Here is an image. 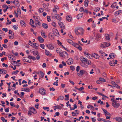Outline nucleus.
I'll use <instances>...</instances> for the list:
<instances>
[{
  "instance_id": "nucleus-1",
  "label": "nucleus",
  "mask_w": 122,
  "mask_h": 122,
  "mask_svg": "<svg viewBox=\"0 0 122 122\" xmlns=\"http://www.w3.org/2000/svg\"><path fill=\"white\" fill-rule=\"evenodd\" d=\"M75 31L77 35H81L82 36L84 34V30L82 28H77L75 29Z\"/></svg>"
},
{
  "instance_id": "nucleus-2",
  "label": "nucleus",
  "mask_w": 122,
  "mask_h": 122,
  "mask_svg": "<svg viewBox=\"0 0 122 122\" xmlns=\"http://www.w3.org/2000/svg\"><path fill=\"white\" fill-rule=\"evenodd\" d=\"M39 92L41 94L44 95H45L46 93V90L42 87L39 89Z\"/></svg>"
},
{
  "instance_id": "nucleus-3",
  "label": "nucleus",
  "mask_w": 122,
  "mask_h": 122,
  "mask_svg": "<svg viewBox=\"0 0 122 122\" xmlns=\"http://www.w3.org/2000/svg\"><path fill=\"white\" fill-rule=\"evenodd\" d=\"M85 73H87L86 71L83 70H81L80 71L79 73H78L77 74L78 76H82Z\"/></svg>"
},
{
  "instance_id": "nucleus-4",
  "label": "nucleus",
  "mask_w": 122,
  "mask_h": 122,
  "mask_svg": "<svg viewBox=\"0 0 122 122\" xmlns=\"http://www.w3.org/2000/svg\"><path fill=\"white\" fill-rule=\"evenodd\" d=\"M53 32L54 35L55 36H58L59 35L58 30L56 29H53Z\"/></svg>"
},
{
  "instance_id": "nucleus-5",
  "label": "nucleus",
  "mask_w": 122,
  "mask_h": 122,
  "mask_svg": "<svg viewBox=\"0 0 122 122\" xmlns=\"http://www.w3.org/2000/svg\"><path fill=\"white\" fill-rule=\"evenodd\" d=\"M117 101H116L114 103H112V106L115 108H117L120 106L119 103H117Z\"/></svg>"
},
{
  "instance_id": "nucleus-6",
  "label": "nucleus",
  "mask_w": 122,
  "mask_h": 122,
  "mask_svg": "<svg viewBox=\"0 0 122 122\" xmlns=\"http://www.w3.org/2000/svg\"><path fill=\"white\" fill-rule=\"evenodd\" d=\"M58 24L61 29H65V26L64 24L61 21L58 22Z\"/></svg>"
},
{
  "instance_id": "nucleus-7",
  "label": "nucleus",
  "mask_w": 122,
  "mask_h": 122,
  "mask_svg": "<svg viewBox=\"0 0 122 122\" xmlns=\"http://www.w3.org/2000/svg\"><path fill=\"white\" fill-rule=\"evenodd\" d=\"M30 111L34 114L36 113L37 112L36 109L34 107H30Z\"/></svg>"
},
{
  "instance_id": "nucleus-8",
  "label": "nucleus",
  "mask_w": 122,
  "mask_h": 122,
  "mask_svg": "<svg viewBox=\"0 0 122 122\" xmlns=\"http://www.w3.org/2000/svg\"><path fill=\"white\" fill-rule=\"evenodd\" d=\"M73 60L72 59L69 58L67 60L66 62L67 64L70 65L73 63Z\"/></svg>"
},
{
  "instance_id": "nucleus-9",
  "label": "nucleus",
  "mask_w": 122,
  "mask_h": 122,
  "mask_svg": "<svg viewBox=\"0 0 122 122\" xmlns=\"http://www.w3.org/2000/svg\"><path fill=\"white\" fill-rule=\"evenodd\" d=\"M60 55L61 56L63 57L64 56H68V55L66 51H63L62 52L61 54V53H60Z\"/></svg>"
},
{
  "instance_id": "nucleus-10",
  "label": "nucleus",
  "mask_w": 122,
  "mask_h": 122,
  "mask_svg": "<svg viewBox=\"0 0 122 122\" xmlns=\"http://www.w3.org/2000/svg\"><path fill=\"white\" fill-rule=\"evenodd\" d=\"M92 55L95 58L98 59L99 58L100 56L98 54L95 53H93L92 54Z\"/></svg>"
},
{
  "instance_id": "nucleus-11",
  "label": "nucleus",
  "mask_w": 122,
  "mask_h": 122,
  "mask_svg": "<svg viewBox=\"0 0 122 122\" xmlns=\"http://www.w3.org/2000/svg\"><path fill=\"white\" fill-rule=\"evenodd\" d=\"M102 109L104 112V114L105 116L110 115L111 114L106 110L102 108Z\"/></svg>"
},
{
  "instance_id": "nucleus-12",
  "label": "nucleus",
  "mask_w": 122,
  "mask_h": 122,
  "mask_svg": "<svg viewBox=\"0 0 122 122\" xmlns=\"http://www.w3.org/2000/svg\"><path fill=\"white\" fill-rule=\"evenodd\" d=\"M37 39L39 42L41 43H43L44 41V39L41 36H38Z\"/></svg>"
},
{
  "instance_id": "nucleus-13",
  "label": "nucleus",
  "mask_w": 122,
  "mask_h": 122,
  "mask_svg": "<svg viewBox=\"0 0 122 122\" xmlns=\"http://www.w3.org/2000/svg\"><path fill=\"white\" fill-rule=\"evenodd\" d=\"M55 17L56 19L58 20L61 21V18L60 17L58 14H55Z\"/></svg>"
},
{
  "instance_id": "nucleus-14",
  "label": "nucleus",
  "mask_w": 122,
  "mask_h": 122,
  "mask_svg": "<svg viewBox=\"0 0 122 122\" xmlns=\"http://www.w3.org/2000/svg\"><path fill=\"white\" fill-rule=\"evenodd\" d=\"M21 25L22 27H25L26 26L25 23L23 20H21L20 21Z\"/></svg>"
},
{
  "instance_id": "nucleus-15",
  "label": "nucleus",
  "mask_w": 122,
  "mask_h": 122,
  "mask_svg": "<svg viewBox=\"0 0 122 122\" xmlns=\"http://www.w3.org/2000/svg\"><path fill=\"white\" fill-rule=\"evenodd\" d=\"M46 46L50 50H52L54 48V47L51 45L50 44L46 45Z\"/></svg>"
},
{
  "instance_id": "nucleus-16",
  "label": "nucleus",
  "mask_w": 122,
  "mask_h": 122,
  "mask_svg": "<svg viewBox=\"0 0 122 122\" xmlns=\"http://www.w3.org/2000/svg\"><path fill=\"white\" fill-rule=\"evenodd\" d=\"M80 59L82 63H84L86 61V59L83 57L82 56L80 58Z\"/></svg>"
},
{
  "instance_id": "nucleus-17",
  "label": "nucleus",
  "mask_w": 122,
  "mask_h": 122,
  "mask_svg": "<svg viewBox=\"0 0 122 122\" xmlns=\"http://www.w3.org/2000/svg\"><path fill=\"white\" fill-rule=\"evenodd\" d=\"M106 42H104L103 43L101 44V45L100 46V47L103 48L108 47V46L106 45Z\"/></svg>"
},
{
  "instance_id": "nucleus-18",
  "label": "nucleus",
  "mask_w": 122,
  "mask_h": 122,
  "mask_svg": "<svg viewBox=\"0 0 122 122\" xmlns=\"http://www.w3.org/2000/svg\"><path fill=\"white\" fill-rule=\"evenodd\" d=\"M115 119L117 121L119 122H122V118L121 117H116L115 118Z\"/></svg>"
},
{
  "instance_id": "nucleus-19",
  "label": "nucleus",
  "mask_w": 122,
  "mask_h": 122,
  "mask_svg": "<svg viewBox=\"0 0 122 122\" xmlns=\"http://www.w3.org/2000/svg\"><path fill=\"white\" fill-rule=\"evenodd\" d=\"M50 52L47 50H46L45 51V54L47 56H51L52 55V54L51 53H49Z\"/></svg>"
},
{
  "instance_id": "nucleus-20",
  "label": "nucleus",
  "mask_w": 122,
  "mask_h": 122,
  "mask_svg": "<svg viewBox=\"0 0 122 122\" xmlns=\"http://www.w3.org/2000/svg\"><path fill=\"white\" fill-rule=\"evenodd\" d=\"M24 89V88H22L21 90L22 91H25L26 92H29L30 91V89L28 87H26L24 88V89L25 90H22L23 89Z\"/></svg>"
},
{
  "instance_id": "nucleus-21",
  "label": "nucleus",
  "mask_w": 122,
  "mask_h": 122,
  "mask_svg": "<svg viewBox=\"0 0 122 122\" xmlns=\"http://www.w3.org/2000/svg\"><path fill=\"white\" fill-rule=\"evenodd\" d=\"M6 72V71L5 70L0 69V74H5Z\"/></svg>"
},
{
  "instance_id": "nucleus-22",
  "label": "nucleus",
  "mask_w": 122,
  "mask_h": 122,
  "mask_svg": "<svg viewBox=\"0 0 122 122\" xmlns=\"http://www.w3.org/2000/svg\"><path fill=\"white\" fill-rule=\"evenodd\" d=\"M54 35L51 33H50L48 34L49 37L50 38H54Z\"/></svg>"
},
{
  "instance_id": "nucleus-23",
  "label": "nucleus",
  "mask_w": 122,
  "mask_h": 122,
  "mask_svg": "<svg viewBox=\"0 0 122 122\" xmlns=\"http://www.w3.org/2000/svg\"><path fill=\"white\" fill-rule=\"evenodd\" d=\"M89 2V0H85L84 2V6L85 7H87L88 5V4Z\"/></svg>"
},
{
  "instance_id": "nucleus-24",
  "label": "nucleus",
  "mask_w": 122,
  "mask_h": 122,
  "mask_svg": "<svg viewBox=\"0 0 122 122\" xmlns=\"http://www.w3.org/2000/svg\"><path fill=\"white\" fill-rule=\"evenodd\" d=\"M43 27L45 29H47L48 28V25L47 24L45 23H43L42 24Z\"/></svg>"
},
{
  "instance_id": "nucleus-25",
  "label": "nucleus",
  "mask_w": 122,
  "mask_h": 122,
  "mask_svg": "<svg viewBox=\"0 0 122 122\" xmlns=\"http://www.w3.org/2000/svg\"><path fill=\"white\" fill-rule=\"evenodd\" d=\"M83 13L79 14H78L77 15V19H80L83 16Z\"/></svg>"
},
{
  "instance_id": "nucleus-26",
  "label": "nucleus",
  "mask_w": 122,
  "mask_h": 122,
  "mask_svg": "<svg viewBox=\"0 0 122 122\" xmlns=\"http://www.w3.org/2000/svg\"><path fill=\"white\" fill-rule=\"evenodd\" d=\"M100 35L99 34H98L96 35V39L97 40V41H98L100 39Z\"/></svg>"
},
{
  "instance_id": "nucleus-27",
  "label": "nucleus",
  "mask_w": 122,
  "mask_h": 122,
  "mask_svg": "<svg viewBox=\"0 0 122 122\" xmlns=\"http://www.w3.org/2000/svg\"><path fill=\"white\" fill-rule=\"evenodd\" d=\"M117 3L115 2L114 3L111 5V7L112 8H115V6L117 5Z\"/></svg>"
},
{
  "instance_id": "nucleus-28",
  "label": "nucleus",
  "mask_w": 122,
  "mask_h": 122,
  "mask_svg": "<svg viewBox=\"0 0 122 122\" xmlns=\"http://www.w3.org/2000/svg\"><path fill=\"white\" fill-rule=\"evenodd\" d=\"M33 17L36 20V21H39L40 19V18L37 16H34Z\"/></svg>"
},
{
  "instance_id": "nucleus-29",
  "label": "nucleus",
  "mask_w": 122,
  "mask_h": 122,
  "mask_svg": "<svg viewBox=\"0 0 122 122\" xmlns=\"http://www.w3.org/2000/svg\"><path fill=\"white\" fill-rule=\"evenodd\" d=\"M66 20L69 21L71 20V16H66Z\"/></svg>"
},
{
  "instance_id": "nucleus-30",
  "label": "nucleus",
  "mask_w": 122,
  "mask_h": 122,
  "mask_svg": "<svg viewBox=\"0 0 122 122\" xmlns=\"http://www.w3.org/2000/svg\"><path fill=\"white\" fill-rule=\"evenodd\" d=\"M106 39L107 40H110V39L109 37V35L108 34H107L105 35Z\"/></svg>"
},
{
  "instance_id": "nucleus-31",
  "label": "nucleus",
  "mask_w": 122,
  "mask_h": 122,
  "mask_svg": "<svg viewBox=\"0 0 122 122\" xmlns=\"http://www.w3.org/2000/svg\"><path fill=\"white\" fill-rule=\"evenodd\" d=\"M41 35L44 38H46L47 37V36L45 34V33L44 32L42 33L41 31Z\"/></svg>"
},
{
  "instance_id": "nucleus-32",
  "label": "nucleus",
  "mask_w": 122,
  "mask_h": 122,
  "mask_svg": "<svg viewBox=\"0 0 122 122\" xmlns=\"http://www.w3.org/2000/svg\"><path fill=\"white\" fill-rule=\"evenodd\" d=\"M72 45L74 46L75 47H76V48H77L79 46V45L77 43H72Z\"/></svg>"
},
{
  "instance_id": "nucleus-33",
  "label": "nucleus",
  "mask_w": 122,
  "mask_h": 122,
  "mask_svg": "<svg viewBox=\"0 0 122 122\" xmlns=\"http://www.w3.org/2000/svg\"><path fill=\"white\" fill-rule=\"evenodd\" d=\"M31 44H32L36 47V48L39 46L38 44L37 43H31Z\"/></svg>"
},
{
  "instance_id": "nucleus-34",
  "label": "nucleus",
  "mask_w": 122,
  "mask_h": 122,
  "mask_svg": "<svg viewBox=\"0 0 122 122\" xmlns=\"http://www.w3.org/2000/svg\"><path fill=\"white\" fill-rule=\"evenodd\" d=\"M13 56V55H9L8 56V58L10 60L11 59L12 60H13V58L12 57Z\"/></svg>"
},
{
  "instance_id": "nucleus-35",
  "label": "nucleus",
  "mask_w": 122,
  "mask_h": 122,
  "mask_svg": "<svg viewBox=\"0 0 122 122\" xmlns=\"http://www.w3.org/2000/svg\"><path fill=\"white\" fill-rule=\"evenodd\" d=\"M81 66L83 67L87 68L88 67V66L87 65H86L85 64V63H81Z\"/></svg>"
},
{
  "instance_id": "nucleus-36",
  "label": "nucleus",
  "mask_w": 122,
  "mask_h": 122,
  "mask_svg": "<svg viewBox=\"0 0 122 122\" xmlns=\"http://www.w3.org/2000/svg\"><path fill=\"white\" fill-rule=\"evenodd\" d=\"M85 62L86 64L89 65H91V61L87 60V59L86 60V61Z\"/></svg>"
},
{
  "instance_id": "nucleus-37",
  "label": "nucleus",
  "mask_w": 122,
  "mask_h": 122,
  "mask_svg": "<svg viewBox=\"0 0 122 122\" xmlns=\"http://www.w3.org/2000/svg\"><path fill=\"white\" fill-rule=\"evenodd\" d=\"M99 80L100 81H101L104 82L106 81V80L105 79H104L101 77L99 79Z\"/></svg>"
},
{
  "instance_id": "nucleus-38",
  "label": "nucleus",
  "mask_w": 122,
  "mask_h": 122,
  "mask_svg": "<svg viewBox=\"0 0 122 122\" xmlns=\"http://www.w3.org/2000/svg\"><path fill=\"white\" fill-rule=\"evenodd\" d=\"M35 23L36 25L40 26V25L41 23L39 21H37L35 22Z\"/></svg>"
},
{
  "instance_id": "nucleus-39",
  "label": "nucleus",
  "mask_w": 122,
  "mask_h": 122,
  "mask_svg": "<svg viewBox=\"0 0 122 122\" xmlns=\"http://www.w3.org/2000/svg\"><path fill=\"white\" fill-rule=\"evenodd\" d=\"M109 64L111 66H115L114 63L112 61H110L109 62Z\"/></svg>"
},
{
  "instance_id": "nucleus-40",
  "label": "nucleus",
  "mask_w": 122,
  "mask_h": 122,
  "mask_svg": "<svg viewBox=\"0 0 122 122\" xmlns=\"http://www.w3.org/2000/svg\"><path fill=\"white\" fill-rule=\"evenodd\" d=\"M31 51H30L35 56L38 53L37 51H33L31 52Z\"/></svg>"
},
{
  "instance_id": "nucleus-41",
  "label": "nucleus",
  "mask_w": 122,
  "mask_h": 122,
  "mask_svg": "<svg viewBox=\"0 0 122 122\" xmlns=\"http://www.w3.org/2000/svg\"><path fill=\"white\" fill-rule=\"evenodd\" d=\"M67 41L70 44H71L73 43V42L70 39H68L67 40Z\"/></svg>"
},
{
  "instance_id": "nucleus-42",
  "label": "nucleus",
  "mask_w": 122,
  "mask_h": 122,
  "mask_svg": "<svg viewBox=\"0 0 122 122\" xmlns=\"http://www.w3.org/2000/svg\"><path fill=\"white\" fill-rule=\"evenodd\" d=\"M54 107L56 108L57 109H61L62 108V107L61 106L59 105L55 106Z\"/></svg>"
},
{
  "instance_id": "nucleus-43",
  "label": "nucleus",
  "mask_w": 122,
  "mask_h": 122,
  "mask_svg": "<svg viewBox=\"0 0 122 122\" xmlns=\"http://www.w3.org/2000/svg\"><path fill=\"white\" fill-rule=\"evenodd\" d=\"M9 34H11V36H14V33L11 31L10 30H9Z\"/></svg>"
},
{
  "instance_id": "nucleus-44",
  "label": "nucleus",
  "mask_w": 122,
  "mask_h": 122,
  "mask_svg": "<svg viewBox=\"0 0 122 122\" xmlns=\"http://www.w3.org/2000/svg\"><path fill=\"white\" fill-rule=\"evenodd\" d=\"M18 25H14L13 26V28L14 29L16 30L18 28Z\"/></svg>"
},
{
  "instance_id": "nucleus-45",
  "label": "nucleus",
  "mask_w": 122,
  "mask_h": 122,
  "mask_svg": "<svg viewBox=\"0 0 122 122\" xmlns=\"http://www.w3.org/2000/svg\"><path fill=\"white\" fill-rule=\"evenodd\" d=\"M83 13H86V14H88V11L87 9H86L85 10L84 9V10H83Z\"/></svg>"
},
{
  "instance_id": "nucleus-46",
  "label": "nucleus",
  "mask_w": 122,
  "mask_h": 122,
  "mask_svg": "<svg viewBox=\"0 0 122 122\" xmlns=\"http://www.w3.org/2000/svg\"><path fill=\"white\" fill-rule=\"evenodd\" d=\"M44 11V9L43 8H41L39 9V12L41 13H42Z\"/></svg>"
},
{
  "instance_id": "nucleus-47",
  "label": "nucleus",
  "mask_w": 122,
  "mask_h": 122,
  "mask_svg": "<svg viewBox=\"0 0 122 122\" xmlns=\"http://www.w3.org/2000/svg\"><path fill=\"white\" fill-rule=\"evenodd\" d=\"M40 47L41 48H42L44 49V47L45 46V45L43 44H40Z\"/></svg>"
},
{
  "instance_id": "nucleus-48",
  "label": "nucleus",
  "mask_w": 122,
  "mask_h": 122,
  "mask_svg": "<svg viewBox=\"0 0 122 122\" xmlns=\"http://www.w3.org/2000/svg\"><path fill=\"white\" fill-rule=\"evenodd\" d=\"M19 72V71L18 70H16L15 71H14L12 73V74L13 75V74H14L15 75H16L17 73L18 72Z\"/></svg>"
},
{
  "instance_id": "nucleus-49",
  "label": "nucleus",
  "mask_w": 122,
  "mask_h": 122,
  "mask_svg": "<svg viewBox=\"0 0 122 122\" xmlns=\"http://www.w3.org/2000/svg\"><path fill=\"white\" fill-rule=\"evenodd\" d=\"M70 67L71 68V69L73 71L75 70V66H70Z\"/></svg>"
},
{
  "instance_id": "nucleus-50",
  "label": "nucleus",
  "mask_w": 122,
  "mask_h": 122,
  "mask_svg": "<svg viewBox=\"0 0 122 122\" xmlns=\"http://www.w3.org/2000/svg\"><path fill=\"white\" fill-rule=\"evenodd\" d=\"M113 87H116L117 88L120 89V86H119L116 83L114 86H113Z\"/></svg>"
},
{
  "instance_id": "nucleus-51",
  "label": "nucleus",
  "mask_w": 122,
  "mask_h": 122,
  "mask_svg": "<svg viewBox=\"0 0 122 122\" xmlns=\"http://www.w3.org/2000/svg\"><path fill=\"white\" fill-rule=\"evenodd\" d=\"M27 57H24L23 58V60L24 61H27Z\"/></svg>"
},
{
  "instance_id": "nucleus-52",
  "label": "nucleus",
  "mask_w": 122,
  "mask_h": 122,
  "mask_svg": "<svg viewBox=\"0 0 122 122\" xmlns=\"http://www.w3.org/2000/svg\"><path fill=\"white\" fill-rule=\"evenodd\" d=\"M40 72L41 76V78H43L44 77V73L41 71H40Z\"/></svg>"
},
{
  "instance_id": "nucleus-53",
  "label": "nucleus",
  "mask_w": 122,
  "mask_h": 122,
  "mask_svg": "<svg viewBox=\"0 0 122 122\" xmlns=\"http://www.w3.org/2000/svg\"><path fill=\"white\" fill-rule=\"evenodd\" d=\"M52 25L54 27H56V24L55 22H53L52 23Z\"/></svg>"
},
{
  "instance_id": "nucleus-54",
  "label": "nucleus",
  "mask_w": 122,
  "mask_h": 122,
  "mask_svg": "<svg viewBox=\"0 0 122 122\" xmlns=\"http://www.w3.org/2000/svg\"><path fill=\"white\" fill-rule=\"evenodd\" d=\"M50 16H47V20L48 22H50L51 21Z\"/></svg>"
},
{
  "instance_id": "nucleus-55",
  "label": "nucleus",
  "mask_w": 122,
  "mask_h": 122,
  "mask_svg": "<svg viewBox=\"0 0 122 122\" xmlns=\"http://www.w3.org/2000/svg\"><path fill=\"white\" fill-rule=\"evenodd\" d=\"M17 12L18 13L20 14H21V12L20 9L19 8H18L17 9Z\"/></svg>"
},
{
  "instance_id": "nucleus-56",
  "label": "nucleus",
  "mask_w": 122,
  "mask_h": 122,
  "mask_svg": "<svg viewBox=\"0 0 122 122\" xmlns=\"http://www.w3.org/2000/svg\"><path fill=\"white\" fill-rule=\"evenodd\" d=\"M43 6L44 7V8H45L46 9H47L48 8V6L46 4H43Z\"/></svg>"
},
{
  "instance_id": "nucleus-57",
  "label": "nucleus",
  "mask_w": 122,
  "mask_h": 122,
  "mask_svg": "<svg viewBox=\"0 0 122 122\" xmlns=\"http://www.w3.org/2000/svg\"><path fill=\"white\" fill-rule=\"evenodd\" d=\"M84 10V8L83 7H81L79 10V11L80 12H83Z\"/></svg>"
},
{
  "instance_id": "nucleus-58",
  "label": "nucleus",
  "mask_w": 122,
  "mask_h": 122,
  "mask_svg": "<svg viewBox=\"0 0 122 122\" xmlns=\"http://www.w3.org/2000/svg\"><path fill=\"white\" fill-rule=\"evenodd\" d=\"M100 9V8L99 7H97V8L95 9V12H97L99 11Z\"/></svg>"
},
{
  "instance_id": "nucleus-59",
  "label": "nucleus",
  "mask_w": 122,
  "mask_h": 122,
  "mask_svg": "<svg viewBox=\"0 0 122 122\" xmlns=\"http://www.w3.org/2000/svg\"><path fill=\"white\" fill-rule=\"evenodd\" d=\"M80 70V66H78L76 67V71L77 72L79 71Z\"/></svg>"
},
{
  "instance_id": "nucleus-60",
  "label": "nucleus",
  "mask_w": 122,
  "mask_h": 122,
  "mask_svg": "<svg viewBox=\"0 0 122 122\" xmlns=\"http://www.w3.org/2000/svg\"><path fill=\"white\" fill-rule=\"evenodd\" d=\"M10 104L11 106L14 107H15V105H14V103L13 102H11L10 103Z\"/></svg>"
},
{
  "instance_id": "nucleus-61",
  "label": "nucleus",
  "mask_w": 122,
  "mask_h": 122,
  "mask_svg": "<svg viewBox=\"0 0 122 122\" xmlns=\"http://www.w3.org/2000/svg\"><path fill=\"white\" fill-rule=\"evenodd\" d=\"M9 107H8L5 110V112H7L9 111Z\"/></svg>"
},
{
  "instance_id": "nucleus-62",
  "label": "nucleus",
  "mask_w": 122,
  "mask_h": 122,
  "mask_svg": "<svg viewBox=\"0 0 122 122\" xmlns=\"http://www.w3.org/2000/svg\"><path fill=\"white\" fill-rule=\"evenodd\" d=\"M105 19H106L105 17H102L101 18L99 19L98 20L101 21H102L103 20Z\"/></svg>"
},
{
  "instance_id": "nucleus-63",
  "label": "nucleus",
  "mask_w": 122,
  "mask_h": 122,
  "mask_svg": "<svg viewBox=\"0 0 122 122\" xmlns=\"http://www.w3.org/2000/svg\"><path fill=\"white\" fill-rule=\"evenodd\" d=\"M57 41L58 42V44L60 46L61 45L62 43L59 40H57Z\"/></svg>"
},
{
  "instance_id": "nucleus-64",
  "label": "nucleus",
  "mask_w": 122,
  "mask_h": 122,
  "mask_svg": "<svg viewBox=\"0 0 122 122\" xmlns=\"http://www.w3.org/2000/svg\"><path fill=\"white\" fill-rule=\"evenodd\" d=\"M2 30L3 31H5V32H6L8 31V29L7 28H3L2 29Z\"/></svg>"
}]
</instances>
